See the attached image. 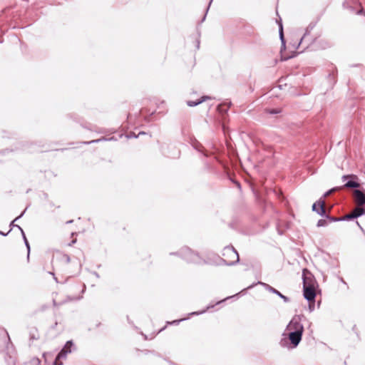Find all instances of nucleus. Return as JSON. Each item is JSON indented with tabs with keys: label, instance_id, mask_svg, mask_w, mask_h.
<instances>
[{
	"label": "nucleus",
	"instance_id": "nucleus-1",
	"mask_svg": "<svg viewBox=\"0 0 365 365\" xmlns=\"http://www.w3.org/2000/svg\"><path fill=\"white\" fill-rule=\"evenodd\" d=\"M289 331L288 338L294 347H296L302 340L304 327L297 319H293L287 326Z\"/></svg>",
	"mask_w": 365,
	"mask_h": 365
},
{
	"label": "nucleus",
	"instance_id": "nucleus-2",
	"mask_svg": "<svg viewBox=\"0 0 365 365\" xmlns=\"http://www.w3.org/2000/svg\"><path fill=\"white\" fill-rule=\"evenodd\" d=\"M86 286L81 282L68 285L65 290V295L69 301H75L81 299L85 291Z\"/></svg>",
	"mask_w": 365,
	"mask_h": 365
},
{
	"label": "nucleus",
	"instance_id": "nucleus-3",
	"mask_svg": "<svg viewBox=\"0 0 365 365\" xmlns=\"http://www.w3.org/2000/svg\"><path fill=\"white\" fill-rule=\"evenodd\" d=\"M222 259L227 265H232L239 261L238 252L233 247H225L222 252Z\"/></svg>",
	"mask_w": 365,
	"mask_h": 365
},
{
	"label": "nucleus",
	"instance_id": "nucleus-4",
	"mask_svg": "<svg viewBox=\"0 0 365 365\" xmlns=\"http://www.w3.org/2000/svg\"><path fill=\"white\" fill-rule=\"evenodd\" d=\"M178 255L187 263H198V255L187 247L181 249L178 252Z\"/></svg>",
	"mask_w": 365,
	"mask_h": 365
},
{
	"label": "nucleus",
	"instance_id": "nucleus-5",
	"mask_svg": "<svg viewBox=\"0 0 365 365\" xmlns=\"http://www.w3.org/2000/svg\"><path fill=\"white\" fill-rule=\"evenodd\" d=\"M317 283L312 274L307 269L303 270V287H317Z\"/></svg>",
	"mask_w": 365,
	"mask_h": 365
},
{
	"label": "nucleus",
	"instance_id": "nucleus-6",
	"mask_svg": "<svg viewBox=\"0 0 365 365\" xmlns=\"http://www.w3.org/2000/svg\"><path fill=\"white\" fill-rule=\"evenodd\" d=\"M354 202L357 206H363L365 205V194L360 190H354L352 192Z\"/></svg>",
	"mask_w": 365,
	"mask_h": 365
},
{
	"label": "nucleus",
	"instance_id": "nucleus-7",
	"mask_svg": "<svg viewBox=\"0 0 365 365\" xmlns=\"http://www.w3.org/2000/svg\"><path fill=\"white\" fill-rule=\"evenodd\" d=\"M364 214H365V209L361 206L356 205L354 209H353L349 213L343 217V220H351L356 218Z\"/></svg>",
	"mask_w": 365,
	"mask_h": 365
},
{
	"label": "nucleus",
	"instance_id": "nucleus-8",
	"mask_svg": "<svg viewBox=\"0 0 365 365\" xmlns=\"http://www.w3.org/2000/svg\"><path fill=\"white\" fill-rule=\"evenodd\" d=\"M68 223L75 222V227L71 232L72 236H73L76 234L83 232L86 231V226H85L86 222L84 220H82L80 217L76 221L71 220V221H68Z\"/></svg>",
	"mask_w": 365,
	"mask_h": 365
},
{
	"label": "nucleus",
	"instance_id": "nucleus-9",
	"mask_svg": "<svg viewBox=\"0 0 365 365\" xmlns=\"http://www.w3.org/2000/svg\"><path fill=\"white\" fill-rule=\"evenodd\" d=\"M342 178L344 180L348 179V178L351 179V180L348 181L344 186L341 187L342 188L343 187L356 188V187H360V184L357 182L359 178L355 175H344Z\"/></svg>",
	"mask_w": 365,
	"mask_h": 365
},
{
	"label": "nucleus",
	"instance_id": "nucleus-10",
	"mask_svg": "<svg viewBox=\"0 0 365 365\" xmlns=\"http://www.w3.org/2000/svg\"><path fill=\"white\" fill-rule=\"evenodd\" d=\"M304 289V297L307 299L309 303H314L316 297V287H303Z\"/></svg>",
	"mask_w": 365,
	"mask_h": 365
},
{
	"label": "nucleus",
	"instance_id": "nucleus-11",
	"mask_svg": "<svg viewBox=\"0 0 365 365\" xmlns=\"http://www.w3.org/2000/svg\"><path fill=\"white\" fill-rule=\"evenodd\" d=\"M312 210L317 212L321 215H324L326 214L324 200H320L314 203L312 205Z\"/></svg>",
	"mask_w": 365,
	"mask_h": 365
},
{
	"label": "nucleus",
	"instance_id": "nucleus-12",
	"mask_svg": "<svg viewBox=\"0 0 365 365\" xmlns=\"http://www.w3.org/2000/svg\"><path fill=\"white\" fill-rule=\"evenodd\" d=\"M207 99H211V97L210 96H202L200 99H198L197 101H188L187 102V104L189 106H195L204 101H205Z\"/></svg>",
	"mask_w": 365,
	"mask_h": 365
},
{
	"label": "nucleus",
	"instance_id": "nucleus-13",
	"mask_svg": "<svg viewBox=\"0 0 365 365\" xmlns=\"http://www.w3.org/2000/svg\"><path fill=\"white\" fill-rule=\"evenodd\" d=\"M59 293H55L54 294V297H53V304L55 306H58V305H61V304L64 303L65 301L63 300H60L58 299V297H59Z\"/></svg>",
	"mask_w": 365,
	"mask_h": 365
},
{
	"label": "nucleus",
	"instance_id": "nucleus-14",
	"mask_svg": "<svg viewBox=\"0 0 365 365\" xmlns=\"http://www.w3.org/2000/svg\"><path fill=\"white\" fill-rule=\"evenodd\" d=\"M329 225L328 220L327 219H321L317 222L318 227H324Z\"/></svg>",
	"mask_w": 365,
	"mask_h": 365
},
{
	"label": "nucleus",
	"instance_id": "nucleus-15",
	"mask_svg": "<svg viewBox=\"0 0 365 365\" xmlns=\"http://www.w3.org/2000/svg\"><path fill=\"white\" fill-rule=\"evenodd\" d=\"M342 189V187H334L332 189H331L330 190H329L328 192H327L324 195V197H328L329 195H330L331 193H333L335 191H337V190H339Z\"/></svg>",
	"mask_w": 365,
	"mask_h": 365
},
{
	"label": "nucleus",
	"instance_id": "nucleus-16",
	"mask_svg": "<svg viewBox=\"0 0 365 365\" xmlns=\"http://www.w3.org/2000/svg\"><path fill=\"white\" fill-rule=\"evenodd\" d=\"M327 220H328V222H329V223H331L332 222H336V221H338V220H343V217L342 218H336V217L327 216Z\"/></svg>",
	"mask_w": 365,
	"mask_h": 365
},
{
	"label": "nucleus",
	"instance_id": "nucleus-17",
	"mask_svg": "<svg viewBox=\"0 0 365 365\" xmlns=\"http://www.w3.org/2000/svg\"><path fill=\"white\" fill-rule=\"evenodd\" d=\"M269 290H270L271 292H272L273 293L277 294V295H279L280 297L285 299V297H284V296H283V295H282V294L279 291H277V289H275L274 288H273V287H270V288H269Z\"/></svg>",
	"mask_w": 365,
	"mask_h": 365
},
{
	"label": "nucleus",
	"instance_id": "nucleus-18",
	"mask_svg": "<svg viewBox=\"0 0 365 365\" xmlns=\"http://www.w3.org/2000/svg\"><path fill=\"white\" fill-rule=\"evenodd\" d=\"M280 112H281V110H279V109L267 110V113H269L270 114H277V113H279Z\"/></svg>",
	"mask_w": 365,
	"mask_h": 365
},
{
	"label": "nucleus",
	"instance_id": "nucleus-19",
	"mask_svg": "<svg viewBox=\"0 0 365 365\" xmlns=\"http://www.w3.org/2000/svg\"><path fill=\"white\" fill-rule=\"evenodd\" d=\"M62 355V352L59 353L57 358L56 359V361H55V365H57L58 364V359L59 358L61 357V356Z\"/></svg>",
	"mask_w": 365,
	"mask_h": 365
},
{
	"label": "nucleus",
	"instance_id": "nucleus-20",
	"mask_svg": "<svg viewBox=\"0 0 365 365\" xmlns=\"http://www.w3.org/2000/svg\"><path fill=\"white\" fill-rule=\"evenodd\" d=\"M37 336H36L35 334H34L31 338L34 339H38L39 338V334H38L37 331H36Z\"/></svg>",
	"mask_w": 365,
	"mask_h": 365
},
{
	"label": "nucleus",
	"instance_id": "nucleus-21",
	"mask_svg": "<svg viewBox=\"0 0 365 365\" xmlns=\"http://www.w3.org/2000/svg\"><path fill=\"white\" fill-rule=\"evenodd\" d=\"M356 14H364V10H363V9H359V10L357 11V13H356Z\"/></svg>",
	"mask_w": 365,
	"mask_h": 365
},
{
	"label": "nucleus",
	"instance_id": "nucleus-22",
	"mask_svg": "<svg viewBox=\"0 0 365 365\" xmlns=\"http://www.w3.org/2000/svg\"><path fill=\"white\" fill-rule=\"evenodd\" d=\"M289 58H290V57H289V56H282V58L283 60H287V59H288Z\"/></svg>",
	"mask_w": 365,
	"mask_h": 365
},
{
	"label": "nucleus",
	"instance_id": "nucleus-23",
	"mask_svg": "<svg viewBox=\"0 0 365 365\" xmlns=\"http://www.w3.org/2000/svg\"><path fill=\"white\" fill-rule=\"evenodd\" d=\"M76 241V239H74L72 240L71 244H69V245H71L72 244L75 243Z\"/></svg>",
	"mask_w": 365,
	"mask_h": 365
},
{
	"label": "nucleus",
	"instance_id": "nucleus-24",
	"mask_svg": "<svg viewBox=\"0 0 365 365\" xmlns=\"http://www.w3.org/2000/svg\"><path fill=\"white\" fill-rule=\"evenodd\" d=\"M325 44H326V46H327V47H329V42H325Z\"/></svg>",
	"mask_w": 365,
	"mask_h": 365
}]
</instances>
